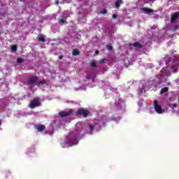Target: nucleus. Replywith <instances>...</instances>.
Wrapping results in <instances>:
<instances>
[{
  "label": "nucleus",
  "instance_id": "15",
  "mask_svg": "<svg viewBox=\"0 0 179 179\" xmlns=\"http://www.w3.org/2000/svg\"><path fill=\"white\" fill-rule=\"evenodd\" d=\"M10 48L13 52H16V51H17V45H12Z\"/></svg>",
  "mask_w": 179,
  "mask_h": 179
},
{
  "label": "nucleus",
  "instance_id": "30",
  "mask_svg": "<svg viewBox=\"0 0 179 179\" xmlns=\"http://www.w3.org/2000/svg\"><path fill=\"white\" fill-rule=\"evenodd\" d=\"M66 143L67 145H69V142H66Z\"/></svg>",
  "mask_w": 179,
  "mask_h": 179
},
{
  "label": "nucleus",
  "instance_id": "21",
  "mask_svg": "<svg viewBox=\"0 0 179 179\" xmlns=\"http://www.w3.org/2000/svg\"><path fill=\"white\" fill-rule=\"evenodd\" d=\"M90 65H91V66H92V68H96V66H97V64H96V62H92L90 63Z\"/></svg>",
  "mask_w": 179,
  "mask_h": 179
},
{
  "label": "nucleus",
  "instance_id": "9",
  "mask_svg": "<svg viewBox=\"0 0 179 179\" xmlns=\"http://www.w3.org/2000/svg\"><path fill=\"white\" fill-rule=\"evenodd\" d=\"M142 10H143V12H145V13H148V15H150L154 12L153 9L149 8L148 7L143 8Z\"/></svg>",
  "mask_w": 179,
  "mask_h": 179
},
{
  "label": "nucleus",
  "instance_id": "23",
  "mask_svg": "<svg viewBox=\"0 0 179 179\" xmlns=\"http://www.w3.org/2000/svg\"><path fill=\"white\" fill-rule=\"evenodd\" d=\"M101 13H102V15H106V13H107V10H103L101 11Z\"/></svg>",
  "mask_w": 179,
  "mask_h": 179
},
{
  "label": "nucleus",
  "instance_id": "10",
  "mask_svg": "<svg viewBox=\"0 0 179 179\" xmlns=\"http://www.w3.org/2000/svg\"><path fill=\"white\" fill-rule=\"evenodd\" d=\"M122 3H124V1L122 0H117L115 3L117 9H120V6H121V4Z\"/></svg>",
  "mask_w": 179,
  "mask_h": 179
},
{
  "label": "nucleus",
  "instance_id": "22",
  "mask_svg": "<svg viewBox=\"0 0 179 179\" xmlns=\"http://www.w3.org/2000/svg\"><path fill=\"white\" fill-rule=\"evenodd\" d=\"M17 64H22V62H23V59L17 58Z\"/></svg>",
  "mask_w": 179,
  "mask_h": 179
},
{
  "label": "nucleus",
  "instance_id": "34",
  "mask_svg": "<svg viewBox=\"0 0 179 179\" xmlns=\"http://www.w3.org/2000/svg\"><path fill=\"white\" fill-rule=\"evenodd\" d=\"M0 125H1V120H0Z\"/></svg>",
  "mask_w": 179,
  "mask_h": 179
},
{
  "label": "nucleus",
  "instance_id": "31",
  "mask_svg": "<svg viewBox=\"0 0 179 179\" xmlns=\"http://www.w3.org/2000/svg\"><path fill=\"white\" fill-rule=\"evenodd\" d=\"M170 85V83H168V85Z\"/></svg>",
  "mask_w": 179,
  "mask_h": 179
},
{
  "label": "nucleus",
  "instance_id": "18",
  "mask_svg": "<svg viewBox=\"0 0 179 179\" xmlns=\"http://www.w3.org/2000/svg\"><path fill=\"white\" fill-rule=\"evenodd\" d=\"M89 129H90V132H93V131H94V124H90L89 126Z\"/></svg>",
  "mask_w": 179,
  "mask_h": 179
},
{
  "label": "nucleus",
  "instance_id": "2",
  "mask_svg": "<svg viewBox=\"0 0 179 179\" xmlns=\"http://www.w3.org/2000/svg\"><path fill=\"white\" fill-rule=\"evenodd\" d=\"M41 103L40 102V98L34 99L29 105V107L31 109L36 108V107H40Z\"/></svg>",
  "mask_w": 179,
  "mask_h": 179
},
{
  "label": "nucleus",
  "instance_id": "16",
  "mask_svg": "<svg viewBox=\"0 0 179 179\" xmlns=\"http://www.w3.org/2000/svg\"><path fill=\"white\" fill-rule=\"evenodd\" d=\"M79 54H80V51H79V50L74 49L73 50V55H79Z\"/></svg>",
  "mask_w": 179,
  "mask_h": 179
},
{
  "label": "nucleus",
  "instance_id": "5",
  "mask_svg": "<svg viewBox=\"0 0 179 179\" xmlns=\"http://www.w3.org/2000/svg\"><path fill=\"white\" fill-rule=\"evenodd\" d=\"M178 17H179V12H176L172 14L171 17V23H174V22H176L178 19Z\"/></svg>",
  "mask_w": 179,
  "mask_h": 179
},
{
  "label": "nucleus",
  "instance_id": "6",
  "mask_svg": "<svg viewBox=\"0 0 179 179\" xmlns=\"http://www.w3.org/2000/svg\"><path fill=\"white\" fill-rule=\"evenodd\" d=\"M129 45H132L135 48H143V46H142V44L141 42H136L134 43H129Z\"/></svg>",
  "mask_w": 179,
  "mask_h": 179
},
{
  "label": "nucleus",
  "instance_id": "12",
  "mask_svg": "<svg viewBox=\"0 0 179 179\" xmlns=\"http://www.w3.org/2000/svg\"><path fill=\"white\" fill-rule=\"evenodd\" d=\"M167 92H169V87H163L160 91V94H164V93H167Z\"/></svg>",
  "mask_w": 179,
  "mask_h": 179
},
{
  "label": "nucleus",
  "instance_id": "27",
  "mask_svg": "<svg viewBox=\"0 0 179 179\" xmlns=\"http://www.w3.org/2000/svg\"><path fill=\"white\" fill-rule=\"evenodd\" d=\"M63 58H64V56L62 55L59 56V59H62Z\"/></svg>",
  "mask_w": 179,
  "mask_h": 179
},
{
  "label": "nucleus",
  "instance_id": "19",
  "mask_svg": "<svg viewBox=\"0 0 179 179\" xmlns=\"http://www.w3.org/2000/svg\"><path fill=\"white\" fill-rule=\"evenodd\" d=\"M65 22H66V18L65 17H63L59 20V23H65Z\"/></svg>",
  "mask_w": 179,
  "mask_h": 179
},
{
  "label": "nucleus",
  "instance_id": "8",
  "mask_svg": "<svg viewBox=\"0 0 179 179\" xmlns=\"http://www.w3.org/2000/svg\"><path fill=\"white\" fill-rule=\"evenodd\" d=\"M36 129H37L38 132H43V131H45V126L43 124H37L36 126Z\"/></svg>",
  "mask_w": 179,
  "mask_h": 179
},
{
  "label": "nucleus",
  "instance_id": "20",
  "mask_svg": "<svg viewBox=\"0 0 179 179\" xmlns=\"http://www.w3.org/2000/svg\"><path fill=\"white\" fill-rule=\"evenodd\" d=\"M106 48L107 50H108V51H112L113 50V45L108 44V45H106Z\"/></svg>",
  "mask_w": 179,
  "mask_h": 179
},
{
  "label": "nucleus",
  "instance_id": "17",
  "mask_svg": "<svg viewBox=\"0 0 179 179\" xmlns=\"http://www.w3.org/2000/svg\"><path fill=\"white\" fill-rule=\"evenodd\" d=\"M171 71H172V72H173V73H177V72H178V69H177V67L173 66L171 67Z\"/></svg>",
  "mask_w": 179,
  "mask_h": 179
},
{
  "label": "nucleus",
  "instance_id": "13",
  "mask_svg": "<svg viewBox=\"0 0 179 179\" xmlns=\"http://www.w3.org/2000/svg\"><path fill=\"white\" fill-rule=\"evenodd\" d=\"M45 83H46L45 80H40V81L37 83V86H38V87H40V86H43V85H45Z\"/></svg>",
  "mask_w": 179,
  "mask_h": 179
},
{
  "label": "nucleus",
  "instance_id": "33",
  "mask_svg": "<svg viewBox=\"0 0 179 179\" xmlns=\"http://www.w3.org/2000/svg\"><path fill=\"white\" fill-rule=\"evenodd\" d=\"M22 1H24V0H20L21 2H22Z\"/></svg>",
  "mask_w": 179,
  "mask_h": 179
},
{
  "label": "nucleus",
  "instance_id": "25",
  "mask_svg": "<svg viewBox=\"0 0 179 179\" xmlns=\"http://www.w3.org/2000/svg\"><path fill=\"white\" fill-rule=\"evenodd\" d=\"M103 62H104V59L99 60V64H103Z\"/></svg>",
  "mask_w": 179,
  "mask_h": 179
},
{
  "label": "nucleus",
  "instance_id": "11",
  "mask_svg": "<svg viewBox=\"0 0 179 179\" xmlns=\"http://www.w3.org/2000/svg\"><path fill=\"white\" fill-rule=\"evenodd\" d=\"M101 122H103V124H107V122H108V116L104 115H102Z\"/></svg>",
  "mask_w": 179,
  "mask_h": 179
},
{
  "label": "nucleus",
  "instance_id": "32",
  "mask_svg": "<svg viewBox=\"0 0 179 179\" xmlns=\"http://www.w3.org/2000/svg\"><path fill=\"white\" fill-rule=\"evenodd\" d=\"M69 146H72V144L69 145Z\"/></svg>",
  "mask_w": 179,
  "mask_h": 179
},
{
  "label": "nucleus",
  "instance_id": "7",
  "mask_svg": "<svg viewBox=\"0 0 179 179\" xmlns=\"http://www.w3.org/2000/svg\"><path fill=\"white\" fill-rule=\"evenodd\" d=\"M37 80H38V78L36 77V76H34V77H31L30 78L29 80H28V83L29 85H31L33 83H36V82H37Z\"/></svg>",
  "mask_w": 179,
  "mask_h": 179
},
{
  "label": "nucleus",
  "instance_id": "3",
  "mask_svg": "<svg viewBox=\"0 0 179 179\" xmlns=\"http://www.w3.org/2000/svg\"><path fill=\"white\" fill-rule=\"evenodd\" d=\"M153 105L155 107V110L157 113V114H162L163 113V109L162 108V106L159 105L157 100L154 101Z\"/></svg>",
  "mask_w": 179,
  "mask_h": 179
},
{
  "label": "nucleus",
  "instance_id": "28",
  "mask_svg": "<svg viewBox=\"0 0 179 179\" xmlns=\"http://www.w3.org/2000/svg\"><path fill=\"white\" fill-rule=\"evenodd\" d=\"M172 106H173V108H174V107H177V105L176 103H173Z\"/></svg>",
  "mask_w": 179,
  "mask_h": 179
},
{
  "label": "nucleus",
  "instance_id": "1",
  "mask_svg": "<svg viewBox=\"0 0 179 179\" xmlns=\"http://www.w3.org/2000/svg\"><path fill=\"white\" fill-rule=\"evenodd\" d=\"M90 114V111L83 108L78 109V110L76 112V117H83L84 118H87V117Z\"/></svg>",
  "mask_w": 179,
  "mask_h": 179
},
{
  "label": "nucleus",
  "instance_id": "26",
  "mask_svg": "<svg viewBox=\"0 0 179 179\" xmlns=\"http://www.w3.org/2000/svg\"><path fill=\"white\" fill-rule=\"evenodd\" d=\"M56 5H58L59 3V0H55Z\"/></svg>",
  "mask_w": 179,
  "mask_h": 179
},
{
  "label": "nucleus",
  "instance_id": "24",
  "mask_svg": "<svg viewBox=\"0 0 179 179\" xmlns=\"http://www.w3.org/2000/svg\"><path fill=\"white\" fill-rule=\"evenodd\" d=\"M112 17L113 19H117V14H113Z\"/></svg>",
  "mask_w": 179,
  "mask_h": 179
},
{
  "label": "nucleus",
  "instance_id": "29",
  "mask_svg": "<svg viewBox=\"0 0 179 179\" xmlns=\"http://www.w3.org/2000/svg\"><path fill=\"white\" fill-rule=\"evenodd\" d=\"M96 54H99V50H96L95 52Z\"/></svg>",
  "mask_w": 179,
  "mask_h": 179
},
{
  "label": "nucleus",
  "instance_id": "14",
  "mask_svg": "<svg viewBox=\"0 0 179 179\" xmlns=\"http://www.w3.org/2000/svg\"><path fill=\"white\" fill-rule=\"evenodd\" d=\"M38 41H41V43H45V38L43 36V35H41L38 38Z\"/></svg>",
  "mask_w": 179,
  "mask_h": 179
},
{
  "label": "nucleus",
  "instance_id": "4",
  "mask_svg": "<svg viewBox=\"0 0 179 179\" xmlns=\"http://www.w3.org/2000/svg\"><path fill=\"white\" fill-rule=\"evenodd\" d=\"M73 110L72 109H70L69 112H66V111H60L59 113V115L62 117L64 118V117H69V115H71V114H72Z\"/></svg>",
  "mask_w": 179,
  "mask_h": 179
}]
</instances>
